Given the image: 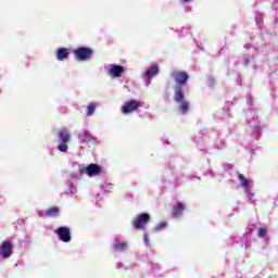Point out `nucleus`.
Segmentation results:
<instances>
[{
	"label": "nucleus",
	"instance_id": "9b49d317",
	"mask_svg": "<svg viewBox=\"0 0 278 278\" xmlns=\"http://www.w3.org/2000/svg\"><path fill=\"white\" fill-rule=\"evenodd\" d=\"M185 210L186 205H184V202H177V204L172 208L173 218H179L180 216H182Z\"/></svg>",
	"mask_w": 278,
	"mask_h": 278
},
{
	"label": "nucleus",
	"instance_id": "6e6552de",
	"mask_svg": "<svg viewBox=\"0 0 278 278\" xmlns=\"http://www.w3.org/2000/svg\"><path fill=\"white\" fill-rule=\"evenodd\" d=\"M54 233H56L61 242H71V228L59 227L54 230Z\"/></svg>",
	"mask_w": 278,
	"mask_h": 278
},
{
	"label": "nucleus",
	"instance_id": "7ed1b4c3",
	"mask_svg": "<svg viewBox=\"0 0 278 278\" xmlns=\"http://www.w3.org/2000/svg\"><path fill=\"white\" fill-rule=\"evenodd\" d=\"M170 77H173V79L176 83L175 88H184V86H186V84H188V79H190V76L188 75V73L184 72V71H174L170 73Z\"/></svg>",
	"mask_w": 278,
	"mask_h": 278
},
{
	"label": "nucleus",
	"instance_id": "f8f14e48",
	"mask_svg": "<svg viewBox=\"0 0 278 278\" xmlns=\"http://www.w3.org/2000/svg\"><path fill=\"white\" fill-rule=\"evenodd\" d=\"M125 73V67L122 65H112L109 70V75L111 77H121Z\"/></svg>",
	"mask_w": 278,
	"mask_h": 278
},
{
	"label": "nucleus",
	"instance_id": "dca6fc26",
	"mask_svg": "<svg viewBox=\"0 0 278 278\" xmlns=\"http://www.w3.org/2000/svg\"><path fill=\"white\" fill-rule=\"evenodd\" d=\"M160 73V67L157 65H152L150 68L146 71V77H149L150 79L155 77Z\"/></svg>",
	"mask_w": 278,
	"mask_h": 278
},
{
	"label": "nucleus",
	"instance_id": "ddd939ff",
	"mask_svg": "<svg viewBox=\"0 0 278 278\" xmlns=\"http://www.w3.org/2000/svg\"><path fill=\"white\" fill-rule=\"evenodd\" d=\"M68 55H71V51L68 48H59L56 50V59L59 62H63V60H68Z\"/></svg>",
	"mask_w": 278,
	"mask_h": 278
},
{
	"label": "nucleus",
	"instance_id": "4be33fe9",
	"mask_svg": "<svg viewBox=\"0 0 278 278\" xmlns=\"http://www.w3.org/2000/svg\"><path fill=\"white\" fill-rule=\"evenodd\" d=\"M184 3H188L190 0H181Z\"/></svg>",
	"mask_w": 278,
	"mask_h": 278
},
{
	"label": "nucleus",
	"instance_id": "39448f33",
	"mask_svg": "<svg viewBox=\"0 0 278 278\" xmlns=\"http://www.w3.org/2000/svg\"><path fill=\"white\" fill-rule=\"evenodd\" d=\"M150 220L151 215L149 213H141L132 219L131 225L135 229H144Z\"/></svg>",
	"mask_w": 278,
	"mask_h": 278
},
{
	"label": "nucleus",
	"instance_id": "1a4fd4ad",
	"mask_svg": "<svg viewBox=\"0 0 278 278\" xmlns=\"http://www.w3.org/2000/svg\"><path fill=\"white\" fill-rule=\"evenodd\" d=\"M12 244L11 241H3L0 245V257H3V260H8V257H12Z\"/></svg>",
	"mask_w": 278,
	"mask_h": 278
},
{
	"label": "nucleus",
	"instance_id": "4468645a",
	"mask_svg": "<svg viewBox=\"0 0 278 278\" xmlns=\"http://www.w3.org/2000/svg\"><path fill=\"white\" fill-rule=\"evenodd\" d=\"M113 249L116 253H123L124 251H127V242H118V240H115Z\"/></svg>",
	"mask_w": 278,
	"mask_h": 278
},
{
	"label": "nucleus",
	"instance_id": "412c9836",
	"mask_svg": "<svg viewBox=\"0 0 278 278\" xmlns=\"http://www.w3.org/2000/svg\"><path fill=\"white\" fill-rule=\"evenodd\" d=\"M143 242H144L146 247H149V235H147V233L143 235Z\"/></svg>",
	"mask_w": 278,
	"mask_h": 278
},
{
	"label": "nucleus",
	"instance_id": "2eb2a0df",
	"mask_svg": "<svg viewBox=\"0 0 278 278\" xmlns=\"http://www.w3.org/2000/svg\"><path fill=\"white\" fill-rule=\"evenodd\" d=\"M58 214H60V207L58 206H51L46 212V216L49 218H58Z\"/></svg>",
	"mask_w": 278,
	"mask_h": 278
},
{
	"label": "nucleus",
	"instance_id": "a211bd4d",
	"mask_svg": "<svg viewBox=\"0 0 278 278\" xmlns=\"http://www.w3.org/2000/svg\"><path fill=\"white\" fill-rule=\"evenodd\" d=\"M238 179L241 181V186L243 188H249V179H247V177H244V175L238 174Z\"/></svg>",
	"mask_w": 278,
	"mask_h": 278
},
{
	"label": "nucleus",
	"instance_id": "f257e3e1",
	"mask_svg": "<svg viewBox=\"0 0 278 278\" xmlns=\"http://www.w3.org/2000/svg\"><path fill=\"white\" fill-rule=\"evenodd\" d=\"M186 93H184V88H174V101L179 103L178 110L181 114L186 115L190 112V102L186 101Z\"/></svg>",
	"mask_w": 278,
	"mask_h": 278
},
{
	"label": "nucleus",
	"instance_id": "9d476101",
	"mask_svg": "<svg viewBox=\"0 0 278 278\" xmlns=\"http://www.w3.org/2000/svg\"><path fill=\"white\" fill-rule=\"evenodd\" d=\"M78 138L80 140V144H90L97 140L88 130L80 132Z\"/></svg>",
	"mask_w": 278,
	"mask_h": 278
},
{
	"label": "nucleus",
	"instance_id": "6ab92c4d",
	"mask_svg": "<svg viewBox=\"0 0 278 278\" xmlns=\"http://www.w3.org/2000/svg\"><path fill=\"white\" fill-rule=\"evenodd\" d=\"M166 222H161L160 224H157L156 226H155V231H162V229H166Z\"/></svg>",
	"mask_w": 278,
	"mask_h": 278
},
{
	"label": "nucleus",
	"instance_id": "aec40b11",
	"mask_svg": "<svg viewBox=\"0 0 278 278\" xmlns=\"http://www.w3.org/2000/svg\"><path fill=\"white\" fill-rule=\"evenodd\" d=\"M266 233H268V230H266V228L258 229V238H265Z\"/></svg>",
	"mask_w": 278,
	"mask_h": 278
},
{
	"label": "nucleus",
	"instance_id": "f03ea898",
	"mask_svg": "<svg viewBox=\"0 0 278 278\" xmlns=\"http://www.w3.org/2000/svg\"><path fill=\"white\" fill-rule=\"evenodd\" d=\"M58 137L60 142H62L61 144L58 146V149L62 152V153H66V151H68V144L71 142V132L68 131V128H63L62 130H60L58 132Z\"/></svg>",
	"mask_w": 278,
	"mask_h": 278
},
{
	"label": "nucleus",
	"instance_id": "20e7f679",
	"mask_svg": "<svg viewBox=\"0 0 278 278\" xmlns=\"http://www.w3.org/2000/svg\"><path fill=\"white\" fill-rule=\"evenodd\" d=\"M73 53L78 62H86L92 58V49L88 47H80L73 50Z\"/></svg>",
	"mask_w": 278,
	"mask_h": 278
},
{
	"label": "nucleus",
	"instance_id": "423d86ee",
	"mask_svg": "<svg viewBox=\"0 0 278 278\" xmlns=\"http://www.w3.org/2000/svg\"><path fill=\"white\" fill-rule=\"evenodd\" d=\"M140 108V102L138 100H129L124 102L122 105V114H131Z\"/></svg>",
	"mask_w": 278,
	"mask_h": 278
},
{
	"label": "nucleus",
	"instance_id": "f3484780",
	"mask_svg": "<svg viewBox=\"0 0 278 278\" xmlns=\"http://www.w3.org/2000/svg\"><path fill=\"white\" fill-rule=\"evenodd\" d=\"M96 110H97V104L94 102H90L87 105V116H92V114H94Z\"/></svg>",
	"mask_w": 278,
	"mask_h": 278
},
{
	"label": "nucleus",
	"instance_id": "0eeeda50",
	"mask_svg": "<svg viewBox=\"0 0 278 278\" xmlns=\"http://www.w3.org/2000/svg\"><path fill=\"white\" fill-rule=\"evenodd\" d=\"M81 175H88V177H97L101 175V167L98 164L91 163L87 167L80 169Z\"/></svg>",
	"mask_w": 278,
	"mask_h": 278
}]
</instances>
